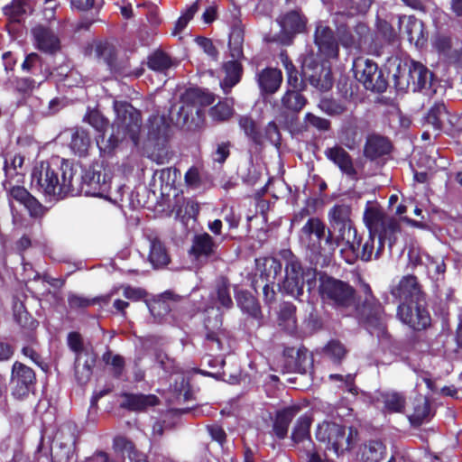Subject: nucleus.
Wrapping results in <instances>:
<instances>
[{"instance_id":"473e14b6","label":"nucleus","mask_w":462,"mask_h":462,"mask_svg":"<svg viewBox=\"0 0 462 462\" xmlns=\"http://www.w3.org/2000/svg\"><path fill=\"white\" fill-rule=\"evenodd\" d=\"M376 32L374 38L382 44V49L386 45H393L399 40V36L393 26L384 19L377 18L375 23Z\"/></svg>"},{"instance_id":"412c9836","label":"nucleus","mask_w":462,"mask_h":462,"mask_svg":"<svg viewBox=\"0 0 462 462\" xmlns=\"http://www.w3.org/2000/svg\"><path fill=\"white\" fill-rule=\"evenodd\" d=\"M353 33L356 41V50L367 49L374 54H381L382 44L374 38V32L367 23L358 22L353 28Z\"/></svg>"},{"instance_id":"338daca9","label":"nucleus","mask_w":462,"mask_h":462,"mask_svg":"<svg viewBox=\"0 0 462 462\" xmlns=\"http://www.w3.org/2000/svg\"><path fill=\"white\" fill-rule=\"evenodd\" d=\"M265 137L270 140L272 143L280 144L281 134L275 123H269L265 129Z\"/></svg>"},{"instance_id":"69168bd1","label":"nucleus","mask_w":462,"mask_h":462,"mask_svg":"<svg viewBox=\"0 0 462 462\" xmlns=\"http://www.w3.org/2000/svg\"><path fill=\"white\" fill-rule=\"evenodd\" d=\"M123 295L130 300L138 301L145 296V293L142 289L125 286L123 287Z\"/></svg>"},{"instance_id":"7c9ffc66","label":"nucleus","mask_w":462,"mask_h":462,"mask_svg":"<svg viewBox=\"0 0 462 462\" xmlns=\"http://www.w3.org/2000/svg\"><path fill=\"white\" fill-rule=\"evenodd\" d=\"M303 90L287 88L282 97V106L291 114L300 113L308 104L307 97L301 93Z\"/></svg>"},{"instance_id":"ddd939ff","label":"nucleus","mask_w":462,"mask_h":462,"mask_svg":"<svg viewBox=\"0 0 462 462\" xmlns=\"http://www.w3.org/2000/svg\"><path fill=\"white\" fill-rule=\"evenodd\" d=\"M283 44H291L294 37L306 32L308 18L300 8L290 10L278 18Z\"/></svg>"},{"instance_id":"393cba45","label":"nucleus","mask_w":462,"mask_h":462,"mask_svg":"<svg viewBox=\"0 0 462 462\" xmlns=\"http://www.w3.org/2000/svg\"><path fill=\"white\" fill-rule=\"evenodd\" d=\"M448 121V112L443 102L434 103L424 116V124L438 135L444 130Z\"/></svg>"},{"instance_id":"49530a36","label":"nucleus","mask_w":462,"mask_h":462,"mask_svg":"<svg viewBox=\"0 0 462 462\" xmlns=\"http://www.w3.org/2000/svg\"><path fill=\"white\" fill-rule=\"evenodd\" d=\"M335 33L338 41V46L342 45L345 49L349 50L356 49L353 30L346 23L338 24Z\"/></svg>"},{"instance_id":"c03bdc74","label":"nucleus","mask_w":462,"mask_h":462,"mask_svg":"<svg viewBox=\"0 0 462 462\" xmlns=\"http://www.w3.org/2000/svg\"><path fill=\"white\" fill-rule=\"evenodd\" d=\"M324 354L328 356L335 365H341L348 350L338 339L329 340L323 348Z\"/></svg>"},{"instance_id":"aec40b11","label":"nucleus","mask_w":462,"mask_h":462,"mask_svg":"<svg viewBox=\"0 0 462 462\" xmlns=\"http://www.w3.org/2000/svg\"><path fill=\"white\" fill-rule=\"evenodd\" d=\"M411 409L408 420L413 427H420L423 423L429 422L434 416L429 398L420 393L415 395L411 400Z\"/></svg>"},{"instance_id":"f03ea898","label":"nucleus","mask_w":462,"mask_h":462,"mask_svg":"<svg viewBox=\"0 0 462 462\" xmlns=\"http://www.w3.org/2000/svg\"><path fill=\"white\" fill-rule=\"evenodd\" d=\"M391 295L400 301L397 316L416 331L425 330L431 325V317L426 307V293L417 276L403 275L390 289Z\"/></svg>"},{"instance_id":"2f4dec72","label":"nucleus","mask_w":462,"mask_h":462,"mask_svg":"<svg viewBox=\"0 0 462 462\" xmlns=\"http://www.w3.org/2000/svg\"><path fill=\"white\" fill-rule=\"evenodd\" d=\"M384 211L378 207H367L364 212V222L367 227V233L376 236L377 232L389 218Z\"/></svg>"},{"instance_id":"a878e982","label":"nucleus","mask_w":462,"mask_h":462,"mask_svg":"<svg viewBox=\"0 0 462 462\" xmlns=\"http://www.w3.org/2000/svg\"><path fill=\"white\" fill-rule=\"evenodd\" d=\"M326 157L336 164L342 172L348 176H355L356 171L350 154L341 146L336 145L325 150Z\"/></svg>"},{"instance_id":"f257e3e1","label":"nucleus","mask_w":462,"mask_h":462,"mask_svg":"<svg viewBox=\"0 0 462 462\" xmlns=\"http://www.w3.org/2000/svg\"><path fill=\"white\" fill-rule=\"evenodd\" d=\"M281 257L284 261L285 275L279 290L296 300H300L307 284L310 292L318 282V294L323 304L337 311L352 308L356 300V289L348 282L336 278L326 272L318 273L316 267L304 266L301 260L291 250H282Z\"/></svg>"},{"instance_id":"de8ad7c7","label":"nucleus","mask_w":462,"mask_h":462,"mask_svg":"<svg viewBox=\"0 0 462 462\" xmlns=\"http://www.w3.org/2000/svg\"><path fill=\"white\" fill-rule=\"evenodd\" d=\"M174 295L171 291L164 292L161 299L154 301L150 306V311L154 317L162 318L171 310L168 300H173Z\"/></svg>"},{"instance_id":"09e8293b","label":"nucleus","mask_w":462,"mask_h":462,"mask_svg":"<svg viewBox=\"0 0 462 462\" xmlns=\"http://www.w3.org/2000/svg\"><path fill=\"white\" fill-rule=\"evenodd\" d=\"M148 66L155 71H164L171 66V58L162 51H155L149 57Z\"/></svg>"},{"instance_id":"79ce46f5","label":"nucleus","mask_w":462,"mask_h":462,"mask_svg":"<svg viewBox=\"0 0 462 462\" xmlns=\"http://www.w3.org/2000/svg\"><path fill=\"white\" fill-rule=\"evenodd\" d=\"M126 137H129L128 134L123 135V131H118V128L113 125L112 134L108 137L104 134L97 143L102 152L110 153L118 146L120 141Z\"/></svg>"},{"instance_id":"cd10ccee","label":"nucleus","mask_w":462,"mask_h":462,"mask_svg":"<svg viewBox=\"0 0 462 462\" xmlns=\"http://www.w3.org/2000/svg\"><path fill=\"white\" fill-rule=\"evenodd\" d=\"M280 59L286 70V82L288 85V88L305 90L307 88V84L303 77L300 75L301 70H298V69L292 63L291 60L289 58L286 52H281Z\"/></svg>"},{"instance_id":"4468645a","label":"nucleus","mask_w":462,"mask_h":462,"mask_svg":"<svg viewBox=\"0 0 462 462\" xmlns=\"http://www.w3.org/2000/svg\"><path fill=\"white\" fill-rule=\"evenodd\" d=\"M314 44L318 55L325 60H337L339 46L335 32L328 26L318 23L314 32Z\"/></svg>"},{"instance_id":"f704fd0d","label":"nucleus","mask_w":462,"mask_h":462,"mask_svg":"<svg viewBox=\"0 0 462 462\" xmlns=\"http://www.w3.org/2000/svg\"><path fill=\"white\" fill-rule=\"evenodd\" d=\"M149 262L154 268L166 266L170 263V255L164 244L153 238L150 242Z\"/></svg>"},{"instance_id":"58836bf2","label":"nucleus","mask_w":462,"mask_h":462,"mask_svg":"<svg viewBox=\"0 0 462 462\" xmlns=\"http://www.w3.org/2000/svg\"><path fill=\"white\" fill-rule=\"evenodd\" d=\"M311 423L312 419L308 414H303L297 419L291 436L294 444H298L310 439Z\"/></svg>"},{"instance_id":"ea45409f","label":"nucleus","mask_w":462,"mask_h":462,"mask_svg":"<svg viewBox=\"0 0 462 462\" xmlns=\"http://www.w3.org/2000/svg\"><path fill=\"white\" fill-rule=\"evenodd\" d=\"M383 411L388 413H402L405 409V396L400 393L393 392L382 394Z\"/></svg>"},{"instance_id":"4d7b16f0","label":"nucleus","mask_w":462,"mask_h":462,"mask_svg":"<svg viewBox=\"0 0 462 462\" xmlns=\"http://www.w3.org/2000/svg\"><path fill=\"white\" fill-rule=\"evenodd\" d=\"M84 120L91 125L98 132H104L108 126V122L97 110L89 111L85 116Z\"/></svg>"},{"instance_id":"b1692460","label":"nucleus","mask_w":462,"mask_h":462,"mask_svg":"<svg viewBox=\"0 0 462 462\" xmlns=\"http://www.w3.org/2000/svg\"><path fill=\"white\" fill-rule=\"evenodd\" d=\"M401 225L396 218L390 217L384 222L383 226L380 228L376 235L378 236V245L375 251L376 258H379L382 255L385 240L388 241L390 250L392 249L397 241V236L401 233Z\"/></svg>"},{"instance_id":"774afa93","label":"nucleus","mask_w":462,"mask_h":462,"mask_svg":"<svg viewBox=\"0 0 462 462\" xmlns=\"http://www.w3.org/2000/svg\"><path fill=\"white\" fill-rule=\"evenodd\" d=\"M447 59L449 64L456 68L462 69V47L460 49H455L447 54Z\"/></svg>"},{"instance_id":"e433bc0d","label":"nucleus","mask_w":462,"mask_h":462,"mask_svg":"<svg viewBox=\"0 0 462 462\" xmlns=\"http://www.w3.org/2000/svg\"><path fill=\"white\" fill-rule=\"evenodd\" d=\"M90 147L91 138L88 133L81 128L75 129L69 143L71 151L79 156H85L88 154Z\"/></svg>"},{"instance_id":"37998d69","label":"nucleus","mask_w":462,"mask_h":462,"mask_svg":"<svg viewBox=\"0 0 462 462\" xmlns=\"http://www.w3.org/2000/svg\"><path fill=\"white\" fill-rule=\"evenodd\" d=\"M318 106L323 113L332 117L340 116L347 110L346 102L332 97L321 98Z\"/></svg>"},{"instance_id":"a18cd8bd","label":"nucleus","mask_w":462,"mask_h":462,"mask_svg":"<svg viewBox=\"0 0 462 462\" xmlns=\"http://www.w3.org/2000/svg\"><path fill=\"white\" fill-rule=\"evenodd\" d=\"M236 300L241 309L248 314L256 317L260 309L258 306L257 299L248 291H238L236 292Z\"/></svg>"},{"instance_id":"8fccbe9b","label":"nucleus","mask_w":462,"mask_h":462,"mask_svg":"<svg viewBox=\"0 0 462 462\" xmlns=\"http://www.w3.org/2000/svg\"><path fill=\"white\" fill-rule=\"evenodd\" d=\"M95 53L97 58L102 60L107 65L111 66L115 60L116 50L115 47L108 42H99L95 47Z\"/></svg>"},{"instance_id":"39448f33","label":"nucleus","mask_w":462,"mask_h":462,"mask_svg":"<svg viewBox=\"0 0 462 462\" xmlns=\"http://www.w3.org/2000/svg\"><path fill=\"white\" fill-rule=\"evenodd\" d=\"M353 317L357 323L366 328L380 329L383 327L386 318L384 306L374 295L367 282H362L361 294L356 293L353 304Z\"/></svg>"},{"instance_id":"6e6d98bb","label":"nucleus","mask_w":462,"mask_h":462,"mask_svg":"<svg viewBox=\"0 0 462 462\" xmlns=\"http://www.w3.org/2000/svg\"><path fill=\"white\" fill-rule=\"evenodd\" d=\"M240 127L244 130L245 134L255 143L260 141L258 125L250 117L244 116L239 121Z\"/></svg>"},{"instance_id":"3c124183","label":"nucleus","mask_w":462,"mask_h":462,"mask_svg":"<svg viewBox=\"0 0 462 462\" xmlns=\"http://www.w3.org/2000/svg\"><path fill=\"white\" fill-rule=\"evenodd\" d=\"M233 112L232 105L227 101H225L219 102L217 105L213 106L209 111V115L215 121H225L232 116Z\"/></svg>"},{"instance_id":"2eb2a0df","label":"nucleus","mask_w":462,"mask_h":462,"mask_svg":"<svg viewBox=\"0 0 462 462\" xmlns=\"http://www.w3.org/2000/svg\"><path fill=\"white\" fill-rule=\"evenodd\" d=\"M305 82L318 89H328L332 86L330 79V70L326 69L324 66L314 58L305 59L301 66V74Z\"/></svg>"},{"instance_id":"c9c22d12","label":"nucleus","mask_w":462,"mask_h":462,"mask_svg":"<svg viewBox=\"0 0 462 462\" xmlns=\"http://www.w3.org/2000/svg\"><path fill=\"white\" fill-rule=\"evenodd\" d=\"M214 248L215 244L212 237L204 233L194 237L189 253L196 259H199L200 257H208L214 252Z\"/></svg>"},{"instance_id":"e2e57ef3","label":"nucleus","mask_w":462,"mask_h":462,"mask_svg":"<svg viewBox=\"0 0 462 462\" xmlns=\"http://www.w3.org/2000/svg\"><path fill=\"white\" fill-rule=\"evenodd\" d=\"M156 361L159 364L160 367L167 373H171L175 369L174 360L170 358L165 353H157Z\"/></svg>"},{"instance_id":"bb28decb","label":"nucleus","mask_w":462,"mask_h":462,"mask_svg":"<svg viewBox=\"0 0 462 462\" xmlns=\"http://www.w3.org/2000/svg\"><path fill=\"white\" fill-rule=\"evenodd\" d=\"M122 397L121 407L133 411H143L159 403V399L154 394L123 393Z\"/></svg>"},{"instance_id":"9d476101","label":"nucleus","mask_w":462,"mask_h":462,"mask_svg":"<svg viewBox=\"0 0 462 462\" xmlns=\"http://www.w3.org/2000/svg\"><path fill=\"white\" fill-rule=\"evenodd\" d=\"M114 109L116 114L114 127L123 131V135L128 134L129 138L136 144L141 127L140 113L129 103L116 101Z\"/></svg>"},{"instance_id":"5701e85b","label":"nucleus","mask_w":462,"mask_h":462,"mask_svg":"<svg viewBox=\"0 0 462 462\" xmlns=\"http://www.w3.org/2000/svg\"><path fill=\"white\" fill-rule=\"evenodd\" d=\"M300 411V407L294 404L284 407L275 412L273 432L278 439H284L287 437L289 426Z\"/></svg>"},{"instance_id":"5fc2aeb1","label":"nucleus","mask_w":462,"mask_h":462,"mask_svg":"<svg viewBox=\"0 0 462 462\" xmlns=\"http://www.w3.org/2000/svg\"><path fill=\"white\" fill-rule=\"evenodd\" d=\"M308 359V350L305 346H301L297 348V355L295 358L291 361V368L293 372H298L300 374L306 373V365Z\"/></svg>"},{"instance_id":"6ab92c4d","label":"nucleus","mask_w":462,"mask_h":462,"mask_svg":"<svg viewBox=\"0 0 462 462\" xmlns=\"http://www.w3.org/2000/svg\"><path fill=\"white\" fill-rule=\"evenodd\" d=\"M5 189L8 192L10 202L15 200L18 203L23 205L29 210L30 215L32 217H41L43 215L44 208L42 205L23 187L18 185L12 186L11 182L6 180L5 183Z\"/></svg>"},{"instance_id":"c85d7f7f","label":"nucleus","mask_w":462,"mask_h":462,"mask_svg":"<svg viewBox=\"0 0 462 462\" xmlns=\"http://www.w3.org/2000/svg\"><path fill=\"white\" fill-rule=\"evenodd\" d=\"M328 216L332 225L338 227V240L342 238L343 230L356 227L350 219V208L346 205H335L329 210Z\"/></svg>"},{"instance_id":"dca6fc26","label":"nucleus","mask_w":462,"mask_h":462,"mask_svg":"<svg viewBox=\"0 0 462 462\" xmlns=\"http://www.w3.org/2000/svg\"><path fill=\"white\" fill-rule=\"evenodd\" d=\"M262 260V281L265 279L267 282L262 291L266 304L270 306L275 301L273 287L277 277L282 275V264L274 257H263Z\"/></svg>"},{"instance_id":"423d86ee","label":"nucleus","mask_w":462,"mask_h":462,"mask_svg":"<svg viewBox=\"0 0 462 462\" xmlns=\"http://www.w3.org/2000/svg\"><path fill=\"white\" fill-rule=\"evenodd\" d=\"M433 73L422 63L411 60L409 65L399 64L393 75L394 88L406 91L411 87L414 92L431 87Z\"/></svg>"},{"instance_id":"4be33fe9","label":"nucleus","mask_w":462,"mask_h":462,"mask_svg":"<svg viewBox=\"0 0 462 462\" xmlns=\"http://www.w3.org/2000/svg\"><path fill=\"white\" fill-rule=\"evenodd\" d=\"M393 148V143L388 137L373 134L366 138L364 146V156L370 161H375L390 154Z\"/></svg>"},{"instance_id":"7ed1b4c3","label":"nucleus","mask_w":462,"mask_h":462,"mask_svg":"<svg viewBox=\"0 0 462 462\" xmlns=\"http://www.w3.org/2000/svg\"><path fill=\"white\" fill-rule=\"evenodd\" d=\"M31 183L40 192L59 199L78 189L74 183V168L68 161L59 158L36 163Z\"/></svg>"},{"instance_id":"f8f14e48","label":"nucleus","mask_w":462,"mask_h":462,"mask_svg":"<svg viewBox=\"0 0 462 462\" xmlns=\"http://www.w3.org/2000/svg\"><path fill=\"white\" fill-rule=\"evenodd\" d=\"M323 428L319 427L317 432L318 439L328 441V445L338 455L352 447V437L357 435V430L352 427L349 428L348 435L346 434V427L337 423H328Z\"/></svg>"},{"instance_id":"1a4fd4ad","label":"nucleus","mask_w":462,"mask_h":462,"mask_svg":"<svg viewBox=\"0 0 462 462\" xmlns=\"http://www.w3.org/2000/svg\"><path fill=\"white\" fill-rule=\"evenodd\" d=\"M375 237L376 236L372 233L363 231L359 233L357 229L348 228L346 231L343 230L342 238L340 242H345L353 254L363 262H370L373 257H375Z\"/></svg>"},{"instance_id":"a19ab883","label":"nucleus","mask_w":462,"mask_h":462,"mask_svg":"<svg viewBox=\"0 0 462 462\" xmlns=\"http://www.w3.org/2000/svg\"><path fill=\"white\" fill-rule=\"evenodd\" d=\"M182 100L186 104H191L193 106H205L212 104L215 100L213 94L199 88H191L185 92Z\"/></svg>"},{"instance_id":"a211bd4d","label":"nucleus","mask_w":462,"mask_h":462,"mask_svg":"<svg viewBox=\"0 0 462 462\" xmlns=\"http://www.w3.org/2000/svg\"><path fill=\"white\" fill-rule=\"evenodd\" d=\"M34 380L35 374L30 367L21 363H14L11 380L14 395L22 398L28 394Z\"/></svg>"},{"instance_id":"864d4df0","label":"nucleus","mask_w":462,"mask_h":462,"mask_svg":"<svg viewBox=\"0 0 462 462\" xmlns=\"http://www.w3.org/2000/svg\"><path fill=\"white\" fill-rule=\"evenodd\" d=\"M111 295L104 296L101 298L88 299L79 295H69L68 301L69 305L72 309L87 308L88 306L96 304L99 300L107 302L110 300Z\"/></svg>"},{"instance_id":"72a5a7b5","label":"nucleus","mask_w":462,"mask_h":462,"mask_svg":"<svg viewBox=\"0 0 462 462\" xmlns=\"http://www.w3.org/2000/svg\"><path fill=\"white\" fill-rule=\"evenodd\" d=\"M282 79V73L278 69H262V95L275 93L280 88Z\"/></svg>"},{"instance_id":"c756f323","label":"nucleus","mask_w":462,"mask_h":462,"mask_svg":"<svg viewBox=\"0 0 462 462\" xmlns=\"http://www.w3.org/2000/svg\"><path fill=\"white\" fill-rule=\"evenodd\" d=\"M297 307L290 301L280 304L277 312V322L280 327L287 331H294L297 328Z\"/></svg>"},{"instance_id":"052dcab7","label":"nucleus","mask_w":462,"mask_h":462,"mask_svg":"<svg viewBox=\"0 0 462 462\" xmlns=\"http://www.w3.org/2000/svg\"><path fill=\"white\" fill-rule=\"evenodd\" d=\"M24 158L21 154H14L10 160H5V171L8 178L18 175L17 170L22 168Z\"/></svg>"},{"instance_id":"20e7f679","label":"nucleus","mask_w":462,"mask_h":462,"mask_svg":"<svg viewBox=\"0 0 462 462\" xmlns=\"http://www.w3.org/2000/svg\"><path fill=\"white\" fill-rule=\"evenodd\" d=\"M300 239L304 241L311 255L319 261L329 260L339 245L338 238L327 228L325 223L319 217H310L300 230Z\"/></svg>"},{"instance_id":"9b49d317","label":"nucleus","mask_w":462,"mask_h":462,"mask_svg":"<svg viewBox=\"0 0 462 462\" xmlns=\"http://www.w3.org/2000/svg\"><path fill=\"white\" fill-rule=\"evenodd\" d=\"M101 165L93 164L84 170L81 180L76 178V171L74 170V183L77 190L70 195L84 193L87 196H99L106 189V180L105 174L102 173Z\"/></svg>"},{"instance_id":"6e6552de","label":"nucleus","mask_w":462,"mask_h":462,"mask_svg":"<svg viewBox=\"0 0 462 462\" xmlns=\"http://www.w3.org/2000/svg\"><path fill=\"white\" fill-rule=\"evenodd\" d=\"M244 33L240 29L232 31L229 36L230 55L234 59L224 64L225 78L220 83L221 88L227 93L226 89L232 88L237 84L241 78L242 68L239 59L243 57Z\"/></svg>"},{"instance_id":"bf43d9fd","label":"nucleus","mask_w":462,"mask_h":462,"mask_svg":"<svg viewBox=\"0 0 462 462\" xmlns=\"http://www.w3.org/2000/svg\"><path fill=\"white\" fill-rule=\"evenodd\" d=\"M404 19H407V23L405 25V32L408 35V39L411 42L415 38L414 31L418 30L419 32H421L422 23L417 18H415L413 15H411L408 17L403 15V16L398 17V23H399L400 26L403 23Z\"/></svg>"},{"instance_id":"603ef678","label":"nucleus","mask_w":462,"mask_h":462,"mask_svg":"<svg viewBox=\"0 0 462 462\" xmlns=\"http://www.w3.org/2000/svg\"><path fill=\"white\" fill-rule=\"evenodd\" d=\"M304 121L308 126L319 132H328L331 129V122L328 119L318 116L310 112L306 113Z\"/></svg>"},{"instance_id":"4c0bfd02","label":"nucleus","mask_w":462,"mask_h":462,"mask_svg":"<svg viewBox=\"0 0 462 462\" xmlns=\"http://www.w3.org/2000/svg\"><path fill=\"white\" fill-rule=\"evenodd\" d=\"M386 454V447L381 440H369L361 451L363 462H381Z\"/></svg>"},{"instance_id":"0eeeda50","label":"nucleus","mask_w":462,"mask_h":462,"mask_svg":"<svg viewBox=\"0 0 462 462\" xmlns=\"http://www.w3.org/2000/svg\"><path fill=\"white\" fill-rule=\"evenodd\" d=\"M352 70L355 79L360 82L366 90L382 94L386 91L388 81L377 63L372 60L358 57L354 60Z\"/></svg>"},{"instance_id":"0e129e2a","label":"nucleus","mask_w":462,"mask_h":462,"mask_svg":"<svg viewBox=\"0 0 462 462\" xmlns=\"http://www.w3.org/2000/svg\"><path fill=\"white\" fill-rule=\"evenodd\" d=\"M114 444L116 448H118L122 451L128 452L129 457L134 456V453H137L134 450V446L132 443V441H130L129 439H127L125 437H122V436L116 437L114 440Z\"/></svg>"},{"instance_id":"680f3d73","label":"nucleus","mask_w":462,"mask_h":462,"mask_svg":"<svg viewBox=\"0 0 462 462\" xmlns=\"http://www.w3.org/2000/svg\"><path fill=\"white\" fill-rule=\"evenodd\" d=\"M429 272H431V268H433V273L431 275V279L435 281H439L440 276L443 278L444 273H446V263L441 260H430V264L428 266Z\"/></svg>"},{"instance_id":"f3484780","label":"nucleus","mask_w":462,"mask_h":462,"mask_svg":"<svg viewBox=\"0 0 462 462\" xmlns=\"http://www.w3.org/2000/svg\"><path fill=\"white\" fill-rule=\"evenodd\" d=\"M31 32L33 44L40 51L47 54H55L60 50V40L51 28L38 24L32 29Z\"/></svg>"},{"instance_id":"13d9d810","label":"nucleus","mask_w":462,"mask_h":462,"mask_svg":"<svg viewBox=\"0 0 462 462\" xmlns=\"http://www.w3.org/2000/svg\"><path fill=\"white\" fill-rule=\"evenodd\" d=\"M217 300L223 307L230 308L233 305L231 296L229 294V285L225 279H221L217 286Z\"/></svg>"}]
</instances>
